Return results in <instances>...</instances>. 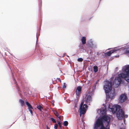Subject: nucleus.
Masks as SVG:
<instances>
[{
  "label": "nucleus",
  "instance_id": "nucleus-1",
  "mask_svg": "<svg viewBox=\"0 0 129 129\" xmlns=\"http://www.w3.org/2000/svg\"><path fill=\"white\" fill-rule=\"evenodd\" d=\"M110 115H104L102 117H99L95 122L94 129H97L101 126L100 129H110L109 126L111 120Z\"/></svg>",
  "mask_w": 129,
  "mask_h": 129
},
{
  "label": "nucleus",
  "instance_id": "nucleus-2",
  "mask_svg": "<svg viewBox=\"0 0 129 129\" xmlns=\"http://www.w3.org/2000/svg\"><path fill=\"white\" fill-rule=\"evenodd\" d=\"M122 71L125 72L126 74L121 73L118 74V77L115 78L113 83V86L115 88L119 86L121 81L122 78H124L126 81L129 82V64L123 67Z\"/></svg>",
  "mask_w": 129,
  "mask_h": 129
},
{
  "label": "nucleus",
  "instance_id": "nucleus-3",
  "mask_svg": "<svg viewBox=\"0 0 129 129\" xmlns=\"http://www.w3.org/2000/svg\"><path fill=\"white\" fill-rule=\"evenodd\" d=\"M103 87L106 95V101H110L115 95L114 90L111 91L112 88V82L108 80L105 81Z\"/></svg>",
  "mask_w": 129,
  "mask_h": 129
},
{
  "label": "nucleus",
  "instance_id": "nucleus-4",
  "mask_svg": "<svg viewBox=\"0 0 129 129\" xmlns=\"http://www.w3.org/2000/svg\"><path fill=\"white\" fill-rule=\"evenodd\" d=\"M120 106L118 105H112V104H110L109 105V110L111 111L113 113H115L118 109L116 114L117 117L118 119H121L123 118V114H124V112L122 109H119Z\"/></svg>",
  "mask_w": 129,
  "mask_h": 129
},
{
  "label": "nucleus",
  "instance_id": "nucleus-5",
  "mask_svg": "<svg viewBox=\"0 0 129 129\" xmlns=\"http://www.w3.org/2000/svg\"><path fill=\"white\" fill-rule=\"evenodd\" d=\"M83 102H82L80 108V116L81 114H83L85 113L86 110L88 108V106L87 105L85 104L83 105Z\"/></svg>",
  "mask_w": 129,
  "mask_h": 129
},
{
  "label": "nucleus",
  "instance_id": "nucleus-6",
  "mask_svg": "<svg viewBox=\"0 0 129 129\" xmlns=\"http://www.w3.org/2000/svg\"><path fill=\"white\" fill-rule=\"evenodd\" d=\"M83 101L88 105H90V103L92 101V97L91 95L89 94H85V96H84Z\"/></svg>",
  "mask_w": 129,
  "mask_h": 129
},
{
  "label": "nucleus",
  "instance_id": "nucleus-7",
  "mask_svg": "<svg viewBox=\"0 0 129 129\" xmlns=\"http://www.w3.org/2000/svg\"><path fill=\"white\" fill-rule=\"evenodd\" d=\"M87 45L89 48L92 49H95L97 47V44L94 43L93 40L92 39H90L88 41Z\"/></svg>",
  "mask_w": 129,
  "mask_h": 129
},
{
  "label": "nucleus",
  "instance_id": "nucleus-8",
  "mask_svg": "<svg viewBox=\"0 0 129 129\" xmlns=\"http://www.w3.org/2000/svg\"><path fill=\"white\" fill-rule=\"evenodd\" d=\"M119 49L118 48H115L114 49L107 52L106 53H105V54L108 56H110L112 53L115 52L116 51L119 50Z\"/></svg>",
  "mask_w": 129,
  "mask_h": 129
},
{
  "label": "nucleus",
  "instance_id": "nucleus-9",
  "mask_svg": "<svg viewBox=\"0 0 129 129\" xmlns=\"http://www.w3.org/2000/svg\"><path fill=\"white\" fill-rule=\"evenodd\" d=\"M127 98V97L125 94H122L120 98V101L123 102L126 100Z\"/></svg>",
  "mask_w": 129,
  "mask_h": 129
},
{
  "label": "nucleus",
  "instance_id": "nucleus-10",
  "mask_svg": "<svg viewBox=\"0 0 129 129\" xmlns=\"http://www.w3.org/2000/svg\"><path fill=\"white\" fill-rule=\"evenodd\" d=\"M118 48L119 49V50H123L126 54L129 56V47L122 48H119V47Z\"/></svg>",
  "mask_w": 129,
  "mask_h": 129
},
{
  "label": "nucleus",
  "instance_id": "nucleus-11",
  "mask_svg": "<svg viewBox=\"0 0 129 129\" xmlns=\"http://www.w3.org/2000/svg\"><path fill=\"white\" fill-rule=\"evenodd\" d=\"M98 113L102 115L106 113V110L105 108H101L100 109H99L98 111Z\"/></svg>",
  "mask_w": 129,
  "mask_h": 129
},
{
  "label": "nucleus",
  "instance_id": "nucleus-12",
  "mask_svg": "<svg viewBox=\"0 0 129 129\" xmlns=\"http://www.w3.org/2000/svg\"><path fill=\"white\" fill-rule=\"evenodd\" d=\"M52 111L53 112L54 114L57 117H58L59 119L61 120L62 119L61 117H63V116H59V114L57 111L56 110H52Z\"/></svg>",
  "mask_w": 129,
  "mask_h": 129
},
{
  "label": "nucleus",
  "instance_id": "nucleus-13",
  "mask_svg": "<svg viewBox=\"0 0 129 129\" xmlns=\"http://www.w3.org/2000/svg\"><path fill=\"white\" fill-rule=\"evenodd\" d=\"M81 87L80 86H78L76 91V94L77 95H78L80 93Z\"/></svg>",
  "mask_w": 129,
  "mask_h": 129
},
{
  "label": "nucleus",
  "instance_id": "nucleus-14",
  "mask_svg": "<svg viewBox=\"0 0 129 129\" xmlns=\"http://www.w3.org/2000/svg\"><path fill=\"white\" fill-rule=\"evenodd\" d=\"M81 40L83 44H85L86 43V38L85 37H83L82 38Z\"/></svg>",
  "mask_w": 129,
  "mask_h": 129
},
{
  "label": "nucleus",
  "instance_id": "nucleus-15",
  "mask_svg": "<svg viewBox=\"0 0 129 129\" xmlns=\"http://www.w3.org/2000/svg\"><path fill=\"white\" fill-rule=\"evenodd\" d=\"M26 104L27 105L29 108L33 109V107L31 105L29 104L28 102H25Z\"/></svg>",
  "mask_w": 129,
  "mask_h": 129
},
{
  "label": "nucleus",
  "instance_id": "nucleus-16",
  "mask_svg": "<svg viewBox=\"0 0 129 129\" xmlns=\"http://www.w3.org/2000/svg\"><path fill=\"white\" fill-rule=\"evenodd\" d=\"M93 68L94 72L95 73L97 72L98 71V67L96 66H94Z\"/></svg>",
  "mask_w": 129,
  "mask_h": 129
},
{
  "label": "nucleus",
  "instance_id": "nucleus-17",
  "mask_svg": "<svg viewBox=\"0 0 129 129\" xmlns=\"http://www.w3.org/2000/svg\"><path fill=\"white\" fill-rule=\"evenodd\" d=\"M19 102L21 103V106H23L24 104V101L21 99L19 100Z\"/></svg>",
  "mask_w": 129,
  "mask_h": 129
},
{
  "label": "nucleus",
  "instance_id": "nucleus-18",
  "mask_svg": "<svg viewBox=\"0 0 129 129\" xmlns=\"http://www.w3.org/2000/svg\"><path fill=\"white\" fill-rule=\"evenodd\" d=\"M37 109L40 111H41V110L43 108V107L40 105L38 106L37 107Z\"/></svg>",
  "mask_w": 129,
  "mask_h": 129
},
{
  "label": "nucleus",
  "instance_id": "nucleus-19",
  "mask_svg": "<svg viewBox=\"0 0 129 129\" xmlns=\"http://www.w3.org/2000/svg\"><path fill=\"white\" fill-rule=\"evenodd\" d=\"M68 124V122L67 121H65L63 123V124L65 126H67Z\"/></svg>",
  "mask_w": 129,
  "mask_h": 129
},
{
  "label": "nucleus",
  "instance_id": "nucleus-20",
  "mask_svg": "<svg viewBox=\"0 0 129 129\" xmlns=\"http://www.w3.org/2000/svg\"><path fill=\"white\" fill-rule=\"evenodd\" d=\"M83 60V59L81 58H79L77 59V60L78 61H82Z\"/></svg>",
  "mask_w": 129,
  "mask_h": 129
},
{
  "label": "nucleus",
  "instance_id": "nucleus-21",
  "mask_svg": "<svg viewBox=\"0 0 129 129\" xmlns=\"http://www.w3.org/2000/svg\"><path fill=\"white\" fill-rule=\"evenodd\" d=\"M66 83H63V85L62 86V88H64L65 89V88H66Z\"/></svg>",
  "mask_w": 129,
  "mask_h": 129
},
{
  "label": "nucleus",
  "instance_id": "nucleus-22",
  "mask_svg": "<svg viewBox=\"0 0 129 129\" xmlns=\"http://www.w3.org/2000/svg\"><path fill=\"white\" fill-rule=\"evenodd\" d=\"M51 120L53 122V123H55L56 122V121L53 118H51Z\"/></svg>",
  "mask_w": 129,
  "mask_h": 129
},
{
  "label": "nucleus",
  "instance_id": "nucleus-23",
  "mask_svg": "<svg viewBox=\"0 0 129 129\" xmlns=\"http://www.w3.org/2000/svg\"><path fill=\"white\" fill-rule=\"evenodd\" d=\"M58 126V125L57 124H55L54 128L55 129H57Z\"/></svg>",
  "mask_w": 129,
  "mask_h": 129
},
{
  "label": "nucleus",
  "instance_id": "nucleus-24",
  "mask_svg": "<svg viewBox=\"0 0 129 129\" xmlns=\"http://www.w3.org/2000/svg\"><path fill=\"white\" fill-rule=\"evenodd\" d=\"M58 124L59 125V127L60 128H61V123L60 122H58Z\"/></svg>",
  "mask_w": 129,
  "mask_h": 129
},
{
  "label": "nucleus",
  "instance_id": "nucleus-25",
  "mask_svg": "<svg viewBox=\"0 0 129 129\" xmlns=\"http://www.w3.org/2000/svg\"><path fill=\"white\" fill-rule=\"evenodd\" d=\"M31 108H29V110L31 114L33 115V112L30 109Z\"/></svg>",
  "mask_w": 129,
  "mask_h": 129
},
{
  "label": "nucleus",
  "instance_id": "nucleus-26",
  "mask_svg": "<svg viewBox=\"0 0 129 129\" xmlns=\"http://www.w3.org/2000/svg\"><path fill=\"white\" fill-rule=\"evenodd\" d=\"M123 118H126L127 117H128V115H124V114H123Z\"/></svg>",
  "mask_w": 129,
  "mask_h": 129
},
{
  "label": "nucleus",
  "instance_id": "nucleus-27",
  "mask_svg": "<svg viewBox=\"0 0 129 129\" xmlns=\"http://www.w3.org/2000/svg\"><path fill=\"white\" fill-rule=\"evenodd\" d=\"M57 79H58V81H60V82H61V80L60 79V78H57Z\"/></svg>",
  "mask_w": 129,
  "mask_h": 129
},
{
  "label": "nucleus",
  "instance_id": "nucleus-28",
  "mask_svg": "<svg viewBox=\"0 0 129 129\" xmlns=\"http://www.w3.org/2000/svg\"><path fill=\"white\" fill-rule=\"evenodd\" d=\"M47 129H50V128L48 127L47 125Z\"/></svg>",
  "mask_w": 129,
  "mask_h": 129
},
{
  "label": "nucleus",
  "instance_id": "nucleus-29",
  "mask_svg": "<svg viewBox=\"0 0 129 129\" xmlns=\"http://www.w3.org/2000/svg\"><path fill=\"white\" fill-rule=\"evenodd\" d=\"M38 41V39H37V42Z\"/></svg>",
  "mask_w": 129,
  "mask_h": 129
},
{
  "label": "nucleus",
  "instance_id": "nucleus-30",
  "mask_svg": "<svg viewBox=\"0 0 129 129\" xmlns=\"http://www.w3.org/2000/svg\"><path fill=\"white\" fill-rule=\"evenodd\" d=\"M119 56L118 55V56H116V57H119Z\"/></svg>",
  "mask_w": 129,
  "mask_h": 129
},
{
  "label": "nucleus",
  "instance_id": "nucleus-31",
  "mask_svg": "<svg viewBox=\"0 0 129 129\" xmlns=\"http://www.w3.org/2000/svg\"><path fill=\"white\" fill-rule=\"evenodd\" d=\"M75 107H76V105H75Z\"/></svg>",
  "mask_w": 129,
  "mask_h": 129
},
{
  "label": "nucleus",
  "instance_id": "nucleus-32",
  "mask_svg": "<svg viewBox=\"0 0 129 129\" xmlns=\"http://www.w3.org/2000/svg\"><path fill=\"white\" fill-rule=\"evenodd\" d=\"M53 106H54V104H53Z\"/></svg>",
  "mask_w": 129,
  "mask_h": 129
},
{
  "label": "nucleus",
  "instance_id": "nucleus-33",
  "mask_svg": "<svg viewBox=\"0 0 129 129\" xmlns=\"http://www.w3.org/2000/svg\"><path fill=\"white\" fill-rule=\"evenodd\" d=\"M41 5H42V1H41Z\"/></svg>",
  "mask_w": 129,
  "mask_h": 129
},
{
  "label": "nucleus",
  "instance_id": "nucleus-34",
  "mask_svg": "<svg viewBox=\"0 0 129 129\" xmlns=\"http://www.w3.org/2000/svg\"><path fill=\"white\" fill-rule=\"evenodd\" d=\"M123 120H124V121L125 119H124Z\"/></svg>",
  "mask_w": 129,
  "mask_h": 129
},
{
  "label": "nucleus",
  "instance_id": "nucleus-35",
  "mask_svg": "<svg viewBox=\"0 0 129 129\" xmlns=\"http://www.w3.org/2000/svg\"><path fill=\"white\" fill-rule=\"evenodd\" d=\"M14 80L15 81V79H14Z\"/></svg>",
  "mask_w": 129,
  "mask_h": 129
}]
</instances>
